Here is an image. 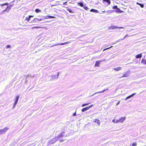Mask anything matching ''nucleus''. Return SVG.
I'll use <instances>...</instances> for the list:
<instances>
[{
  "label": "nucleus",
  "instance_id": "1",
  "mask_svg": "<svg viewBox=\"0 0 146 146\" xmlns=\"http://www.w3.org/2000/svg\"><path fill=\"white\" fill-rule=\"evenodd\" d=\"M9 129V128L8 127H6L3 129H0V135L5 133Z\"/></svg>",
  "mask_w": 146,
  "mask_h": 146
},
{
  "label": "nucleus",
  "instance_id": "2",
  "mask_svg": "<svg viewBox=\"0 0 146 146\" xmlns=\"http://www.w3.org/2000/svg\"><path fill=\"white\" fill-rule=\"evenodd\" d=\"M43 20L41 17L39 19V18H35L33 20H32L30 22V23H38L39 22Z\"/></svg>",
  "mask_w": 146,
  "mask_h": 146
},
{
  "label": "nucleus",
  "instance_id": "3",
  "mask_svg": "<svg viewBox=\"0 0 146 146\" xmlns=\"http://www.w3.org/2000/svg\"><path fill=\"white\" fill-rule=\"evenodd\" d=\"M58 140V138L57 137H54L49 141V143L50 144H52L54 143Z\"/></svg>",
  "mask_w": 146,
  "mask_h": 146
},
{
  "label": "nucleus",
  "instance_id": "4",
  "mask_svg": "<svg viewBox=\"0 0 146 146\" xmlns=\"http://www.w3.org/2000/svg\"><path fill=\"white\" fill-rule=\"evenodd\" d=\"M19 98V96H17L16 97L15 99V102L13 106V109H14L17 103Z\"/></svg>",
  "mask_w": 146,
  "mask_h": 146
},
{
  "label": "nucleus",
  "instance_id": "5",
  "mask_svg": "<svg viewBox=\"0 0 146 146\" xmlns=\"http://www.w3.org/2000/svg\"><path fill=\"white\" fill-rule=\"evenodd\" d=\"M129 71L125 72L123 74L122 76L121 77H120L119 78H120L122 77H126L129 76Z\"/></svg>",
  "mask_w": 146,
  "mask_h": 146
},
{
  "label": "nucleus",
  "instance_id": "6",
  "mask_svg": "<svg viewBox=\"0 0 146 146\" xmlns=\"http://www.w3.org/2000/svg\"><path fill=\"white\" fill-rule=\"evenodd\" d=\"M93 105H92L86 107L85 108H84L82 110V112H84L85 111L88 110L90 108H92L93 106Z\"/></svg>",
  "mask_w": 146,
  "mask_h": 146
},
{
  "label": "nucleus",
  "instance_id": "7",
  "mask_svg": "<svg viewBox=\"0 0 146 146\" xmlns=\"http://www.w3.org/2000/svg\"><path fill=\"white\" fill-rule=\"evenodd\" d=\"M103 2L106 4V6L109 5L111 3L110 0H103Z\"/></svg>",
  "mask_w": 146,
  "mask_h": 146
},
{
  "label": "nucleus",
  "instance_id": "8",
  "mask_svg": "<svg viewBox=\"0 0 146 146\" xmlns=\"http://www.w3.org/2000/svg\"><path fill=\"white\" fill-rule=\"evenodd\" d=\"M64 135L65 133L63 131L61 133H60L57 137L58 138V139H59L60 138L64 136Z\"/></svg>",
  "mask_w": 146,
  "mask_h": 146
},
{
  "label": "nucleus",
  "instance_id": "9",
  "mask_svg": "<svg viewBox=\"0 0 146 146\" xmlns=\"http://www.w3.org/2000/svg\"><path fill=\"white\" fill-rule=\"evenodd\" d=\"M59 74V72H58L56 75H53L52 76V78L53 79H57L58 77Z\"/></svg>",
  "mask_w": 146,
  "mask_h": 146
},
{
  "label": "nucleus",
  "instance_id": "10",
  "mask_svg": "<svg viewBox=\"0 0 146 146\" xmlns=\"http://www.w3.org/2000/svg\"><path fill=\"white\" fill-rule=\"evenodd\" d=\"M118 28V27H117V26H110V27H109L108 28V29H117V28Z\"/></svg>",
  "mask_w": 146,
  "mask_h": 146
},
{
  "label": "nucleus",
  "instance_id": "11",
  "mask_svg": "<svg viewBox=\"0 0 146 146\" xmlns=\"http://www.w3.org/2000/svg\"><path fill=\"white\" fill-rule=\"evenodd\" d=\"M84 2H80L78 3V6H79L81 7H83L84 6H85V5H84L83 4Z\"/></svg>",
  "mask_w": 146,
  "mask_h": 146
},
{
  "label": "nucleus",
  "instance_id": "12",
  "mask_svg": "<svg viewBox=\"0 0 146 146\" xmlns=\"http://www.w3.org/2000/svg\"><path fill=\"white\" fill-rule=\"evenodd\" d=\"M33 16L29 15L28 17L26 18L25 19L27 20V21L29 22L30 21V19L31 17H33Z\"/></svg>",
  "mask_w": 146,
  "mask_h": 146
},
{
  "label": "nucleus",
  "instance_id": "13",
  "mask_svg": "<svg viewBox=\"0 0 146 146\" xmlns=\"http://www.w3.org/2000/svg\"><path fill=\"white\" fill-rule=\"evenodd\" d=\"M11 9V7H9L8 6H7L6 8L3 11V13L7 11V12L9 11V10Z\"/></svg>",
  "mask_w": 146,
  "mask_h": 146
},
{
  "label": "nucleus",
  "instance_id": "14",
  "mask_svg": "<svg viewBox=\"0 0 146 146\" xmlns=\"http://www.w3.org/2000/svg\"><path fill=\"white\" fill-rule=\"evenodd\" d=\"M142 57V54H139L136 55L135 58H141Z\"/></svg>",
  "mask_w": 146,
  "mask_h": 146
},
{
  "label": "nucleus",
  "instance_id": "15",
  "mask_svg": "<svg viewBox=\"0 0 146 146\" xmlns=\"http://www.w3.org/2000/svg\"><path fill=\"white\" fill-rule=\"evenodd\" d=\"M100 62L98 61H96V63L94 65L95 67H99L100 64Z\"/></svg>",
  "mask_w": 146,
  "mask_h": 146
},
{
  "label": "nucleus",
  "instance_id": "16",
  "mask_svg": "<svg viewBox=\"0 0 146 146\" xmlns=\"http://www.w3.org/2000/svg\"><path fill=\"white\" fill-rule=\"evenodd\" d=\"M90 11L91 12H93L96 13H97L99 12V11L98 10L94 9H91Z\"/></svg>",
  "mask_w": 146,
  "mask_h": 146
},
{
  "label": "nucleus",
  "instance_id": "17",
  "mask_svg": "<svg viewBox=\"0 0 146 146\" xmlns=\"http://www.w3.org/2000/svg\"><path fill=\"white\" fill-rule=\"evenodd\" d=\"M141 63L143 64L146 65V60L145 59H142L141 60Z\"/></svg>",
  "mask_w": 146,
  "mask_h": 146
},
{
  "label": "nucleus",
  "instance_id": "18",
  "mask_svg": "<svg viewBox=\"0 0 146 146\" xmlns=\"http://www.w3.org/2000/svg\"><path fill=\"white\" fill-rule=\"evenodd\" d=\"M125 117H122L119 119V123H121L123 121L125 120Z\"/></svg>",
  "mask_w": 146,
  "mask_h": 146
},
{
  "label": "nucleus",
  "instance_id": "19",
  "mask_svg": "<svg viewBox=\"0 0 146 146\" xmlns=\"http://www.w3.org/2000/svg\"><path fill=\"white\" fill-rule=\"evenodd\" d=\"M136 4L138 5H139L141 7L143 8L144 7V4L141 3H139L138 2H136Z\"/></svg>",
  "mask_w": 146,
  "mask_h": 146
},
{
  "label": "nucleus",
  "instance_id": "20",
  "mask_svg": "<svg viewBox=\"0 0 146 146\" xmlns=\"http://www.w3.org/2000/svg\"><path fill=\"white\" fill-rule=\"evenodd\" d=\"M48 16H38V17H41V18L42 19H43V21L44 19H48Z\"/></svg>",
  "mask_w": 146,
  "mask_h": 146
},
{
  "label": "nucleus",
  "instance_id": "21",
  "mask_svg": "<svg viewBox=\"0 0 146 146\" xmlns=\"http://www.w3.org/2000/svg\"><path fill=\"white\" fill-rule=\"evenodd\" d=\"M121 67H119L116 68H114V70L115 71H118L121 70Z\"/></svg>",
  "mask_w": 146,
  "mask_h": 146
},
{
  "label": "nucleus",
  "instance_id": "22",
  "mask_svg": "<svg viewBox=\"0 0 146 146\" xmlns=\"http://www.w3.org/2000/svg\"><path fill=\"white\" fill-rule=\"evenodd\" d=\"M94 122L97 123L98 125H100V120L98 119H95L94 120Z\"/></svg>",
  "mask_w": 146,
  "mask_h": 146
},
{
  "label": "nucleus",
  "instance_id": "23",
  "mask_svg": "<svg viewBox=\"0 0 146 146\" xmlns=\"http://www.w3.org/2000/svg\"><path fill=\"white\" fill-rule=\"evenodd\" d=\"M70 42H66L64 43H61L58 44H57V45H63L65 44H68Z\"/></svg>",
  "mask_w": 146,
  "mask_h": 146
},
{
  "label": "nucleus",
  "instance_id": "24",
  "mask_svg": "<svg viewBox=\"0 0 146 146\" xmlns=\"http://www.w3.org/2000/svg\"><path fill=\"white\" fill-rule=\"evenodd\" d=\"M136 93H134L131 95H130L127 97V98H128V99L130 98L131 97H132L133 96H134V95L136 94Z\"/></svg>",
  "mask_w": 146,
  "mask_h": 146
},
{
  "label": "nucleus",
  "instance_id": "25",
  "mask_svg": "<svg viewBox=\"0 0 146 146\" xmlns=\"http://www.w3.org/2000/svg\"><path fill=\"white\" fill-rule=\"evenodd\" d=\"M114 11H115L114 10H110L106 12V13H111L112 12H114Z\"/></svg>",
  "mask_w": 146,
  "mask_h": 146
},
{
  "label": "nucleus",
  "instance_id": "26",
  "mask_svg": "<svg viewBox=\"0 0 146 146\" xmlns=\"http://www.w3.org/2000/svg\"><path fill=\"white\" fill-rule=\"evenodd\" d=\"M35 12L38 13L41 11V10L38 9H36L35 10Z\"/></svg>",
  "mask_w": 146,
  "mask_h": 146
},
{
  "label": "nucleus",
  "instance_id": "27",
  "mask_svg": "<svg viewBox=\"0 0 146 146\" xmlns=\"http://www.w3.org/2000/svg\"><path fill=\"white\" fill-rule=\"evenodd\" d=\"M67 10V11H69V13H74V12L72 11L70 9H68Z\"/></svg>",
  "mask_w": 146,
  "mask_h": 146
},
{
  "label": "nucleus",
  "instance_id": "28",
  "mask_svg": "<svg viewBox=\"0 0 146 146\" xmlns=\"http://www.w3.org/2000/svg\"><path fill=\"white\" fill-rule=\"evenodd\" d=\"M120 9L118 8H117L116 9V10H115V12L117 13H119V11H120Z\"/></svg>",
  "mask_w": 146,
  "mask_h": 146
},
{
  "label": "nucleus",
  "instance_id": "29",
  "mask_svg": "<svg viewBox=\"0 0 146 146\" xmlns=\"http://www.w3.org/2000/svg\"><path fill=\"white\" fill-rule=\"evenodd\" d=\"M137 145V143H133L132 145L131 144L130 146H136Z\"/></svg>",
  "mask_w": 146,
  "mask_h": 146
},
{
  "label": "nucleus",
  "instance_id": "30",
  "mask_svg": "<svg viewBox=\"0 0 146 146\" xmlns=\"http://www.w3.org/2000/svg\"><path fill=\"white\" fill-rule=\"evenodd\" d=\"M89 104V103H86V104H83L81 106L82 107H83L85 106H86L88 105Z\"/></svg>",
  "mask_w": 146,
  "mask_h": 146
},
{
  "label": "nucleus",
  "instance_id": "31",
  "mask_svg": "<svg viewBox=\"0 0 146 146\" xmlns=\"http://www.w3.org/2000/svg\"><path fill=\"white\" fill-rule=\"evenodd\" d=\"M83 7V8L86 11H88L89 9V8L85 6Z\"/></svg>",
  "mask_w": 146,
  "mask_h": 146
},
{
  "label": "nucleus",
  "instance_id": "32",
  "mask_svg": "<svg viewBox=\"0 0 146 146\" xmlns=\"http://www.w3.org/2000/svg\"><path fill=\"white\" fill-rule=\"evenodd\" d=\"M117 8V5H115L113 7L112 9H116Z\"/></svg>",
  "mask_w": 146,
  "mask_h": 146
},
{
  "label": "nucleus",
  "instance_id": "33",
  "mask_svg": "<svg viewBox=\"0 0 146 146\" xmlns=\"http://www.w3.org/2000/svg\"><path fill=\"white\" fill-rule=\"evenodd\" d=\"M5 47L6 48H10L11 47V46L10 45L8 44Z\"/></svg>",
  "mask_w": 146,
  "mask_h": 146
},
{
  "label": "nucleus",
  "instance_id": "34",
  "mask_svg": "<svg viewBox=\"0 0 146 146\" xmlns=\"http://www.w3.org/2000/svg\"><path fill=\"white\" fill-rule=\"evenodd\" d=\"M105 91V90H102V91H100V92H97L96 93H95V94H96V93H103V92H104Z\"/></svg>",
  "mask_w": 146,
  "mask_h": 146
},
{
  "label": "nucleus",
  "instance_id": "35",
  "mask_svg": "<svg viewBox=\"0 0 146 146\" xmlns=\"http://www.w3.org/2000/svg\"><path fill=\"white\" fill-rule=\"evenodd\" d=\"M119 123V119L118 120H117L115 122V123Z\"/></svg>",
  "mask_w": 146,
  "mask_h": 146
},
{
  "label": "nucleus",
  "instance_id": "36",
  "mask_svg": "<svg viewBox=\"0 0 146 146\" xmlns=\"http://www.w3.org/2000/svg\"><path fill=\"white\" fill-rule=\"evenodd\" d=\"M127 36H129V35L128 34H126L125 36H124V38H125L127 37Z\"/></svg>",
  "mask_w": 146,
  "mask_h": 146
},
{
  "label": "nucleus",
  "instance_id": "37",
  "mask_svg": "<svg viewBox=\"0 0 146 146\" xmlns=\"http://www.w3.org/2000/svg\"><path fill=\"white\" fill-rule=\"evenodd\" d=\"M106 60L105 59H103L102 60H100L99 61L100 62V63L101 62H102V61H104Z\"/></svg>",
  "mask_w": 146,
  "mask_h": 146
},
{
  "label": "nucleus",
  "instance_id": "38",
  "mask_svg": "<svg viewBox=\"0 0 146 146\" xmlns=\"http://www.w3.org/2000/svg\"><path fill=\"white\" fill-rule=\"evenodd\" d=\"M48 19H52V16H48Z\"/></svg>",
  "mask_w": 146,
  "mask_h": 146
},
{
  "label": "nucleus",
  "instance_id": "39",
  "mask_svg": "<svg viewBox=\"0 0 146 146\" xmlns=\"http://www.w3.org/2000/svg\"><path fill=\"white\" fill-rule=\"evenodd\" d=\"M76 115V112H74L73 114V115L74 116H75Z\"/></svg>",
  "mask_w": 146,
  "mask_h": 146
},
{
  "label": "nucleus",
  "instance_id": "40",
  "mask_svg": "<svg viewBox=\"0 0 146 146\" xmlns=\"http://www.w3.org/2000/svg\"><path fill=\"white\" fill-rule=\"evenodd\" d=\"M67 4V2H66L63 3V5H66Z\"/></svg>",
  "mask_w": 146,
  "mask_h": 146
},
{
  "label": "nucleus",
  "instance_id": "41",
  "mask_svg": "<svg viewBox=\"0 0 146 146\" xmlns=\"http://www.w3.org/2000/svg\"><path fill=\"white\" fill-rule=\"evenodd\" d=\"M113 47V46H111V47H108V48H106V49L107 50V49H109L112 47Z\"/></svg>",
  "mask_w": 146,
  "mask_h": 146
},
{
  "label": "nucleus",
  "instance_id": "42",
  "mask_svg": "<svg viewBox=\"0 0 146 146\" xmlns=\"http://www.w3.org/2000/svg\"><path fill=\"white\" fill-rule=\"evenodd\" d=\"M123 12H124L123 11L120 10H120L119 12V13H121Z\"/></svg>",
  "mask_w": 146,
  "mask_h": 146
},
{
  "label": "nucleus",
  "instance_id": "43",
  "mask_svg": "<svg viewBox=\"0 0 146 146\" xmlns=\"http://www.w3.org/2000/svg\"><path fill=\"white\" fill-rule=\"evenodd\" d=\"M59 140L60 142H62L64 141V140L63 139Z\"/></svg>",
  "mask_w": 146,
  "mask_h": 146
},
{
  "label": "nucleus",
  "instance_id": "44",
  "mask_svg": "<svg viewBox=\"0 0 146 146\" xmlns=\"http://www.w3.org/2000/svg\"><path fill=\"white\" fill-rule=\"evenodd\" d=\"M4 5H8V3H4Z\"/></svg>",
  "mask_w": 146,
  "mask_h": 146
},
{
  "label": "nucleus",
  "instance_id": "45",
  "mask_svg": "<svg viewBox=\"0 0 146 146\" xmlns=\"http://www.w3.org/2000/svg\"><path fill=\"white\" fill-rule=\"evenodd\" d=\"M0 5L1 6V7H3V6H4V4H1Z\"/></svg>",
  "mask_w": 146,
  "mask_h": 146
},
{
  "label": "nucleus",
  "instance_id": "46",
  "mask_svg": "<svg viewBox=\"0 0 146 146\" xmlns=\"http://www.w3.org/2000/svg\"><path fill=\"white\" fill-rule=\"evenodd\" d=\"M120 39L119 40H117L115 42V43H117L118 42H119V41H120Z\"/></svg>",
  "mask_w": 146,
  "mask_h": 146
},
{
  "label": "nucleus",
  "instance_id": "47",
  "mask_svg": "<svg viewBox=\"0 0 146 146\" xmlns=\"http://www.w3.org/2000/svg\"><path fill=\"white\" fill-rule=\"evenodd\" d=\"M108 90V88H107L105 89L104 90H105V91L106 90Z\"/></svg>",
  "mask_w": 146,
  "mask_h": 146
},
{
  "label": "nucleus",
  "instance_id": "48",
  "mask_svg": "<svg viewBox=\"0 0 146 146\" xmlns=\"http://www.w3.org/2000/svg\"><path fill=\"white\" fill-rule=\"evenodd\" d=\"M125 38H124V37L123 38H122V39H120V40H124Z\"/></svg>",
  "mask_w": 146,
  "mask_h": 146
},
{
  "label": "nucleus",
  "instance_id": "49",
  "mask_svg": "<svg viewBox=\"0 0 146 146\" xmlns=\"http://www.w3.org/2000/svg\"><path fill=\"white\" fill-rule=\"evenodd\" d=\"M13 5H10V6L9 7H11H11H13Z\"/></svg>",
  "mask_w": 146,
  "mask_h": 146
},
{
  "label": "nucleus",
  "instance_id": "50",
  "mask_svg": "<svg viewBox=\"0 0 146 146\" xmlns=\"http://www.w3.org/2000/svg\"><path fill=\"white\" fill-rule=\"evenodd\" d=\"M120 101H118V103L116 105H118L120 103Z\"/></svg>",
  "mask_w": 146,
  "mask_h": 146
},
{
  "label": "nucleus",
  "instance_id": "51",
  "mask_svg": "<svg viewBox=\"0 0 146 146\" xmlns=\"http://www.w3.org/2000/svg\"><path fill=\"white\" fill-rule=\"evenodd\" d=\"M128 99V98L127 97L125 99V100L126 101Z\"/></svg>",
  "mask_w": 146,
  "mask_h": 146
},
{
  "label": "nucleus",
  "instance_id": "52",
  "mask_svg": "<svg viewBox=\"0 0 146 146\" xmlns=\"http://www.w3.org/2000/svg\"><path fill=\"white\" fill-rule=\"evenodd\" d=\"M115 119H113V120H112V121L113 122H114V123H115V122H115Z\"/></svg>",
  "mask_w": 146,
  "mask_h": 146
},
{
  "label": "nucleus",
  "instance_id": "53",
  "mask_svg": "<svg viewBox=\"0 0 146 146\" xmlns=\"http://www.w3.org/2000/svg\"><path fill=\"white\" fill-rule=\"evenodd\" d=\"M35 27L36 28H40V27Z\"/></svg>",
  "mask_w": 146,
  "mask_h": 146
},
{
  "label": "nucleus",
  "instance_id": "54",
  "mask_svg": "<svg viewBox=\"0 0 146 146\" xmlns=\"http://www.w3.org/2000/svg\"><path fill=\"white\" fill-rule=\"evenodd\" d=\"M118 28H120H120H122V29H123V27H118Z\"/></svg>",
  "mask_w": 146,
  "mask_h": 146
},
{
  "label": "nucleus",
  "instance_id": "55",
  "mask_svg": "<svg viewBox=\"0 0 146 146\" xmlns=\"http://www.w3.org/2000/svg\"><path fill=\"white\" fill-rule=\"evenodd\" d=\"M56 18V17H55L52 16V18Z\"/></svg>",
  "mask_w": 146,
  "mask_h": 146
},
{
  "label": "nucleus",
  "instance_id": "56",
  "mask_svg": "<svg viewBox=\"0 0 146 146\" xmlns=\"http://www.w3.org/2000/svg\"><path fill=\"white\" fill-rule=\"evenodd\" d=\"M107 50V49H106V48L104 49L103 50V51H105V50Z\"/></svg>",
  "mask_w": 146,
  "mask_h": 146
},
{
  "label": "nucleus",
  "instance_id": "57",
  "mask_svg": "<svg viewBox=\"0 0 146 146\" xmlns=\"http://www.w3.org/2000/svg\"><path fill=\"white\" fill-rule=\"evenodd\" d=\"M107 50V49H106V48L104 49L103 50V51H105V50Z\"/></svg>",
  "mask_w": 146,
  "mask_h": 146
},
{
  "label": "nucleus",
  "instance_id": "58",
  "mask_svg": "<svg viewBox=\"0 0 146 146\" xmlns=\"http://www.w3.org/2000/svg\"><path fill=\"white\" fill-rule=\"evenodd\" d=\"M114 43H113V44H111V43H110V45H112V44H114Z\"/></svg>",
  "mask_w": 146,
  "mask_h": 146
},
{
  "label": "nucleus",
  "instance_id": "59",
  "mask_svg": "<svg viewBox=\"0 0 146 146\" xmlns=\"http://www.w3.org/2000/svg\"><path fill=\"white\" fill-rule=\"evenodd\" d=\"M105 12V11H102V12Z\"/></svg>",
  "mask_w": 146,
  "mask_h": 146
},
{
  "label": "nucleus",
  "instance_id": "60",
  "mask_svg": "<svg viewBox=\"0 0 146 146\" xmlns=\"http://www.w3.org/2000/svg\"><path fill=\"white\" fill-rule=\"evenodd\" d=\"M11 3H12V2H11V3H10V4H11Z\"/></svg>",
  "mask_w": 146,
  "mask_h": 146
},
{
  "label": "nucleus",
  "instance_id": "61",
  "mask_svg": "<svg viewBox=\"0 0 146 146\" xmlns=\"http://www.w3.org/2000/svg\"><path fill=\"white\" fill-rule=\"evenodd\" d=\"M11 3H12V2H11V3H10V4H11Z\"/></svg>",
  "mask_w": 146,
  "mask_h": 146
},
{
  "label": "nucleus",
  "instance_id": "62",
  "mask_svg": "<svg viewBox=\"0 0 146 146\" xmlns=\"http://www.w3.org/2000/svg\"><path fill=\"white\" fill-rule=\"evenodd\" d=\"M11 3H12V2H11V3H10V4H11Z\"/></svg>",
  "mask_w": 146,
  "mask_h": 146
}]
</instances>
